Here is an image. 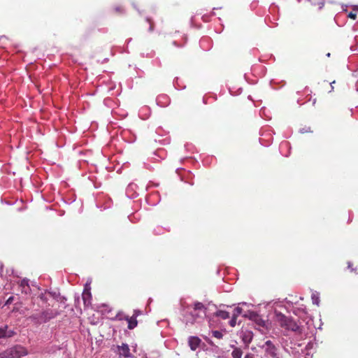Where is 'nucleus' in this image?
<instances>
[{
    "mask_svg": "<svg viewBox=\"0 0 358 358\" xmlns=\"http://www.w3.org/2000/svg\"><path fill=\"white\" fill-rule=\"evenodd\" d=\"M333 83H335V81H333V83H331V85H332ZM331 87L333 88V86H331Z\"/></svg>",
    "mask_w": 358,
    "mask_h": 358,
    "instance_id": "nucleus-45",
    "label": "nucleus"
},
{
    "mask_svg": "<svg viewBox=\"0 0 358 358\" xmlns=\"http://www.w3.org/2000/svg\"><path fill=\"white\" fill-rule=\"evenodd\" d=\"M6 36H1L0 37V41H2L3 39H6Z\"/></svg>",
    "mask_w": 358,
    "mask_h": 358,
    "instance_id": "nucleus-41",
    "label": "nucleus"
},
{
    "mask_svg": "<svg viewBox=\"0 0 358 358\" xmlns=\"http://www.w3.org/2000/svg\"><path fill=\"white\" fill-rule=\"evenodd\" d=\"M240 305H243V306H250V304H248V303H246V302H241V303H238V306H240Z\"/></svg>",
    "mask_w": 358,
    "mask_h": 358,
    "instance_id": "nucleus-40",
    "label": "nucleus"
},
{
    "mask_svg": "<svg viewBox=\"0 0 358 358\" xmlns=\"http://www.w3.org/2000/svg\"><path fill=\"white\" fill-rule=\"evenodd\" d=\"M354 10H358V6H355Z\"/></svg>",
    "mask_w": 358,
    "mask_h": 358,
    "instance_id": "nucleus-43",
    "label": "nucleus"
},
{
    "mask_svg": "<svg viewBox=\"0 0 358 358\" xmlns=\"http://www.w3.org/2000/svg\"><path fill=\"white\" fill-rule=\"evenodd\" d=\"M244 358H255V355L251 352H248L245 354Z\"/></svg>",
    "mask_w": 358,
    "mask_h": 358,
    "instance_id": "nucleus-34",
    "label": "nucleus"
},
{
    "mask_svg": "<svg viewBox=\"0 0 358 358\" xmlns=\"http://www.w3.org/2000/svg\"><path fill=\"white\" fill-rule=\"evenodd\" d=\"M140 313H141L140 310H135L134 315H136V317H137V316H138L140 315Z\"/></svg>",
    "mask_w": 358,
    "mask_h": 358,
    "instance_id": "nucleus-39",
    "label": "nucleus"
},
{
    "mask_svg": "<svg viewBox=\"0 0 358 358\" xmlns=\"http://www.w3.org/2000/svg\"><path fill=\"white\" fill-rule=\"evenodd\" d=\"M115 10L116 12H122L123 9L120 6H117L115 8Z\"/></svg>",
    "mask_w": 358,
    "mask_h": 358,
    "instance_id": "nucleus-36",
    "label": "nucleus"
},
{
    "mask_svg": "<svg viewBox=\"0 0 358 358\" xmlns=\"http://www.w3.org/2000/svg\"><path fill=\"white\" fill-rule=\"evenodd\" d=\"M59 315V312L58 310L48 308L41 313H33L29 317V320L34 324L39 325L48 322L50 320L55 318Z\"/></svg>",
    "mask_w": 358,
    "mask_h": 358,
    "instance_id": "nucleus-2",
    "label": "nucleus"
},
{
    "mask_svg": "<svg viewBox=\"0 0 358 358\" xmlns=\"http://www.w3.org/2000/svg\"><path fill=\"white\" fill-rule=\"evenodd\" d=\"M271 141H272V138H269V139L267 141V143H264V138H259V142H260V143H261L262 145H265V146H266V145H269V144L271 143Z\"/></svg>",
    "mask_w": 358,
    "mask_h": 358,
    "instance_id": "nucleus-30",
    "label": "nucleus"
},
{
    "mask_svg": "<svg viewBox=\"0 0 358 358\" xmlns=\"http://www.w3.org/2000/svg\"><path fill=\"white\" fill-rule=\"evenodd\" d=\"M313 303L317 306L320 304V296L318 293H313L311 296Z\"/></svg>",
    "mask_w": 358,
    "mask_h": 358,
    "instance_id": "nucleus-21",
    "label": "nucleus"
},
{
    "mask_svg": "<svg viewBox=\"0 0 358 358\" xmlns=\"http://www.w3.org/2000/svg\"><path fill=\"white\" fill-rule=\"evenodd\" d=\"M214 315L215 317H220L222 320H226L229 318V313L226 310H218L215 313Z\"/></svg>",
    "mask_w": 358,
    "mask_h": 358,
    "instance_id": "nucleus-18",
    "label": "nucleus"
},
{
    "mask_svg": "<svg viewBox=\"0 0 358 358\" xmlns=\"http://www.w3.org/2000/svg\"><path fill=\"white\" fill-rule=\"evenodd\" d=\"M20 286L22 288L25 287H29V280L27 278L22 279L20 283Z\"/></svg>",
    "mask_w": 358,
    "mask_h": 358,
    "instance_id": "nucleus-26",
    "label": "nucleus"
},
{
    "mask_svg": "<svg viewBox=\"0 0 358 358\" xmlns=\"http://www.w3.org/2000/svg\"><path fill=\"white\" fill-rule=\"evenodd\" d=\"M146 21L150 24L149 31L152 32L154 30V23L152 22L151 18L146 17Z\"/></svg>",
    "mask_w": 358,
    "mask_h": 358,
    "instance_id": "nucleus-28",
    "label": "nucleus"
},
{
    "mask_svg": "<svg viewBox=\"0 0 358 358\" xmlns=\"http://www.w3.org/2000/svg\"><path fill=\"white\" fill-rule=\"evenodd\" d=\"M301 0H298V2H300ZM308 1L310 2L312 5H319L320 6V8L321 9L323 6H324V3L322 1L321 2H316L315 0H307Z\"/></svg>",
    "mask_w": 358,
    "mask_h": 358,
    "instance_id": "nucleus-27",
    "label": "nucleus"
},
{
    "mask_svg": "<svg viewBox=\"0 0 358 358\" xmlns=\"http://www.w3.org/2000/svg\"><path fill=\"white\" fill-rule=\"evenodd\" d=\"M231 348H233L231 354L232 358H242L243 351L241 348L236 347L234 345H231Z\"/></svg>",
    "mask_w": 358,
    "mask_h": 358,
    "instance_id": "nucleus-14",
    "label": "nucleus"
},
{
    "mask_svg": "<svg viewBox=\"0 0 358 358\" xmlns=\"http://www.w3.org/2000/svg\"><path fill=\"white\" fill-rule=\"evenodd\" d=\"M261 348L264 351L265 358H282L279 346L275 345L271 340L265 341Z\"/></svg>",
    "mask_w": 358,
    "mask_h": 358,
    "instance_id": "nucleus-3",
    "label": "nucleus"
},
{
    "mask_svg": "<svg viewBox=\"0 0 358 358\" xmlns=\"http://www.w3.org/2000/svg\"><path fill=\"white\" fill-rule=\"evenodd\" d=\"M127 317L128 315H126L122 311H119L114 318H113V320H126Z\"/></svg>",
    "mask_w": 358,
    "mask_h": 358,
    "instance_id": "nucleus-19",
    "label": "nucleus"
},
{
    "mask_svg": "<svg viewBox=\"0 0 358 358\" xmlns=\"http://www.w3.org/2000/svg\"><path fill=\"white\" fill-rule=\"evenodd\" d=\"M275 315L277 317L278 320L280 322L282 327H284L288 330H291L292 331H299L300 327L293 319L287 317L285 315L276 311Z\"/></svg>",
    "mask_w": 358,
    "mask_h": 358,
    "instance_id": "nucleus-4",
    "label": "nucleus"
},
{
    "mask_svg": "<svg viewBox=\"0 0 358 358\" xmlns=\"http://www.w3.org/2000/svg\"><path fill=\"white\" fill-rule=\"evenodd\" d=\"M182 322L186 325H193L199 322L206 316V308L199 301L187 303L185 301L180 302V308Z\"/></svg>",
    "mask_w": 358,
    "mask_h": 358,
    "instance_id": "nucleus-1",
    "label": "nucleus"
},
{
    "mask_svg": "<svg viewBox=\"0 0 358 358\" xmlns=\"http://www.w3.org/2000/svg\"><path fill=\"white\" fill-rule=\"evenodd\" d=\"M116 353L120 357L124 358H132L134 356L130 353V349L127 343H122L121 345L117 346Z\"/></svg>",
    "mask_w": 358,
    "mask_h": 358,
    "instance_id": "nucleus-6",
    "label": "nucleus"
},
{
    "mask_svg": "<svg viewBox=\"0 0 358 358\" xmlns=\"http://www.w3.org/2000/svg\"><path fill=\"white\" fill-rule=\"evenodd\" d=\"M327 57H330V53H327Z\"/></svg>",
    "mask_w": 358,
    "mask_h": 358,
    "instance_id": "nucleus-44",
    "label": "nucleus"
},
{
    "mask_svg": "<svg viewBox=\"0 0 358 358\" xmlns=\"http://www.w3.org/2000/svg\"><path fill=\"white\" fill-rule=\"evenodd\" d=\"M126 321L128 323V329H134L138 324V322L136 320V315H133L131 317H127Z\"/></svg>",
    "mask_w": 358,
    "mask_h": 358,
    "instance_id": "nucleus-15",
    "label": "nucleus"
},
{
    "mask_svg": "<svg viewBox=\"0 0 358 358\" xmlns=\"http://www.w3.org/2000/svg\"><path fill=\"white\" fill-rule=\"evenodd\" d=\"M308 131H310V128H308V129H300V132L301 134H304V133H306V132H308Z\"/></svg>",
    "mask_w": 358,
    "mask_h": 358,
    "instance_id": "nucleus-37",
    "label": "nucleus"
},
{
    "mask_svg": "<svg viewBox=\"0 0 358 358\" xmlns=\"http://www.w3.org/2000/svg\"><path fill=\"white\" fill-rule=\"evenodd\" d=\"M243 315V317H249L250 318H254L257 316V313L253 311H248V313H243V309L239 306L234 308L233 312V316L238 317L239 315Z\"/></svg>",
    "mask_w": 358,
    "mask_h": 358,
    "instance_id": "nucleus-8",
    "label": "nucleus"
},
{
    "mask_svg": "<svg viewBox=\"0 0 358 358\" xmlns=\"http://www.w3.org/2000/svg\"><path fill=\"white\" fill-rule=\"evenodd\" d=\"M315 343L312 341H309L304 348H302L305 352H309L308 351L313 348Z\"/></svg>",
    "mask_w": 358,
    "mask_h": 358,
    "instance_id": "nucleus-25",
    "label": "nucleus"
},
{
    "mask_svg": "<svg viewBox=\"0 0 358 358\" xmlns=\"http://www.w3.org/2000/svg\"><path fill=\"white\" fill-rule=\"evenodd\" d=\"M212 335L218 339H222L223 338L222 332L218 330L212 331Z\"/></svg>",
    "mask_w": 358,
    "mask_h": 358,
    "instance_id": "nucleus-24",
    "label": "nucleus"
},
{
    "mask_svg": "<svg viewBox=\"0 0 358 358\" xmlns=\"http://www.w3.org/2000/svg\"><path fill=\"white\" fill-rule=\"evenodd\" d=\"M348 17L352 19V20H356L357 18V14L355 13H352V12H350L348 15Z\"/></svg>",
    "mask_w": 358,
    "mask_h": 358,
    "instance_id": "nucleus-32",
    "label": "nucleus"
},
{
    "mask_svg": "<svg viewBox=\"0 0 358 358\" xmlns=\"http://www.w3.org/2000/svg\"><path fill=\"white\" fill-rule=\"evenodd\" d=\"M15 355L13 351V348H10L0 353V358H14Z\"/></svg>",
    "mask_w": 358,
    "mask_h": 358,
    "instance_id": "nucleus-17",
    "label": "nucleus"
},
{
    "mask_svg": "<svg viewBox=\"0 0 358 358\" xmlns=\"http://www.w3.org/2000/svg\"><path fill=\"white\" fill-rule=\"evenodd\" d=\"M138 186L134 182H131L128 185L126 189V194L129 199H134L137 196L138 193L136 192Z\"/></svg>",
    "mask_w": 358,
    "mask_h": 358,
    "instance_id": "nucleus-9",
    "label": "nucleus"
},
{
    "mask_svg": "<svg viewBox=\"0 0 358 358\" xmlns=\"http://www.w3.org/2000/svg\"><path fill=\"white\" fill-rule=\"evenodd\" d=\"M169 231V229H164L163 227H157L155 229H154V234H156V235H159V234H162L164 233V231Z\"/></svg>",
    "mask_w": 358,
    "mask_h": 358,
    "instance_id": "nucleus-22",
    "label": "nucleus"
},
{
    "mask_svg": "<svg viewBox=\"0 0 358 358\" xmlns=\"http://www.w3.org/2000/svg\"><path fill=\"white\" fill-rule=\"evenodd\" d=\"M348 268L351 269L352 271L354 270V268H352V264L351 262L348 263Z\"/></svg>",
    "mask_w": 358,
    "mask_h": 358,
    "instance_id": "nucleus-38",
    "label": "nucleus"
},
{
    "mask_svg": "<svg viewBox=\"0 0 358 358\" xmlns=\"http://www.w3.org/2000/svg\"><path fill=\"white\" fill-rule=\"evenodd\" d=\"M48 294L54 298L57 301H60L59 298L60 297V293L56 291H49Z\"/></svg>",
    "mask_w": 358,
    "mask_h": 358,
    "instance_id": "nucleus-23",
    "label": "nucleus"
},
{
    "mask_svg": "<svg viewBox=\"0 0 358 358\" xmlns=\"http://www.w3.org/2000/svg\"><path fill=\"white\" fill-rule=\"evenodd\" d=\"M236 319H237L236 317L232 315L231 320L229 322V325L231 327H234L236 326Z\"/></svg>",
    "mask_w": 358,
    "mask_h": 358,
    "instance_id": "nucleus-29",
    "label": "nucleus"
},
{
    "mask_svg": "<svg viewBox=\"0 0 358 358\" xmlns=\"http://www.w3.org/2000/svg\"><path fill=\"white\" fill-rule=\"evenodd\" d=\"M150 108L148 106H143L141 108L139 111V116L143 119L145 120L148 118V117L150 115Z\"/></svg>",
    "mask_w": 358,
    "mask_h": 358,
    "instance_id": "nucleus-16",
    "label": "nucleus"
},
{
    "mask_svg": "<svg viewBox=\"0 0 358 358\" xmlns=\"http://www.w3.org/2000/svg\"><path fill=\"white\" fill-rule=\"evenodd\" d=\"M13 348V351L15 355V357H20L23 356H26L27 355V350L19 345H15Z\"/></svg>",
    "mask_w": 358,
    "mask_h": 358,
    "instance_id": "nucleus-13",
    "label": "nucleus"
},
{
    "mask_svg": "<svg viewBox=\"0 0 358 358\" xmlns=\"http://www.w3.org/2000/svg\"><path fill=\"white\" fill-rule=\"evenodd\" d=\"M264 323H265L264 321L262 320L261 322L259 323V324L262 325V327H264V324H265Z\"/></svg>",
    "mask_w": 358,
    "mask_h": 358,
    "instance_id": "nucleus-42",
    "label": "nucleus"
},
{
    "mask_svg": "<svg viewBox=\"0 0 358 358\" xmlns=\"http://www.w3.org/2000/svg\"><path fill=\"white\" fill-rule=\"evenodd\" d=\"M204 339L208 343V345H210L211 347H214L215 346V344H214L213 341L211 339H210L209 338H208L206 336L204 337Z\"/></svg>",
    "mask_w": 358,
    "mask_h": 358,
    "instance_id": "nucleus-31",
    "label": "nucleus"
},
{
    "mask_svg": "<svg viewBox=\"0 0 358 358\" xmlns=\"http://www.w3.org/2000/svg\"><path fill=\"white\" fill-rule=\"evenodd\" d=\"M15 334L14 331L8 329L7 325L0 328V338H11Z\"/></svg>",
    "mask_w": 358,
    "mask_h": 358,
    "instance_id": "nucleus-11",
    "label": "nucleus"
},
{
    "mask_svg": "<svg viewBox=\"0 0 358 358\" xmlns=\"http://www.w3.org/2000/svg\"><path fill=\"white\" fill-rule=\"evenodd\" d=\"M241 338L245 346L248 347V344L250 343L252 340L253 334L250 331H242Z\"/></svg>",
    "mask_w": 358,
    "mask_h": 358,
    "instance_id": "nucleus-12",
    "label": "nucleus"
},
{
    "mask_svg": "<svg viewBox=\"0 0 358 358\" xmlns=\"http://www.w3.org/2000/svg\"><path fill=\"white\" fill-rule=\"evenodd\" d=\"M38 298L42 301H47V298L45 295V294H43L41 293L39 296H38Z\"/></svg>",
    "mask_w": 358,
    "mask_h": 358,
    "instance_id": "nucleus-33",
    "label": "nucleus"
},
{
    "mask_svg": "<svg viewBox=\"0 0 358 358\" xmlns=\"http://www.w3.org/2000/svg\"><path fill=\"white\" fill-rule=\"evenodd\" d=\"M83 299L85 305L87 306L88 304L90 303L91 293L90 292H87V293L84 292L83 294Z\"/></svg>",
    "mask_w": 358,
    "mask_h": 358,
    "instance_id": "nucleus-20",
    "label": "nucleus"
},
{
    "mask_svg": "<svg viewBox=\"0 0 358 358\" xmlns=\"http://www.w3.org/2000/svg\"><path fill=\"white\" fill-rule=\"evenodd\" d=\"M301 344H294L289 348H285V351L293 356V358H310V352H305L303 349H299Z\"/></svg>",
    "mask_w": 358,
    "mask_h": 358,
    "instance_id": "nucleus-5",
    "label": "nucleus"
},
{
    "mask_svg": "<svg viewBox=\"0 0 358 358\" xmlns=\"http://www.w3.org/2000/svg\"><path fill=\"white\" fill-rule=\"evenodd\" d=\"M188 346L191 350L195 351L202 343L201 340L196 336H190L187 339Z\"/></svg>",
    "mask_w": 358,
    "mask_h": 358,
    "instance_id": "nucleus-7",
    "label": "nucleus"
},
{
    "mask_svg": "<svg viewBox=\"0 0 358 358\" xmlns=\"http://www.w3.org/2000/svg\"><path fill=\"white\" fill-rule=\"evenodd\" d=\"M59 299L60 301H59V302H60V303H65V302H66V300H67V299H66V298L65 296H61V295H60V297L59 298Z\"/></svg>",
    "mask_w": 358,
    "mask_h": 358,
    "instance_id": "nucleus-35",
    "label": "nucleus"
},
{
    "mask_svg": "<svg viewBox=\"0 0 358 358\" xmlns=\"http://www.w3.org/2000/svg\"><path fill=\"white\" fill-rule=\"evenodd\" d=\"M170 98L166 94H160L156 99V103L160 107H166L170 104Z\"/></svg>",
    "mask_w": 358,
    "mask_h": 358,
    "instance_id": "nucleus-10",
    "label": "nucleus"
}]
</instances>
